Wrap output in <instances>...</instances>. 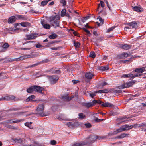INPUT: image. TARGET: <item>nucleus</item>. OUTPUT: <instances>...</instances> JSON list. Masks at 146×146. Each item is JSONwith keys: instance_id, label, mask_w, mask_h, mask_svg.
<instances>
[{"instance_id": "obj_49", "label": "nucleus", "mask_w": 146, "mask_h": 146, "mask_svg": "<svg viewBox=\"0 0 146 146\" xmlns=\"http://www.w3.org/2000/svg\"><path fill=\"white\" fill-rule=\"evenodd\" d=\"M116 27L115 26H113L111 27L108 29L107 31V32H109L110 31H113V29Z\"/></svg>"}, {"instance_id": "obj_21", "label": "nucleus", "mask_w": 146, "mask_h": 146, "mask_svg": "<svg viewBox=\"0 0 146 146\" xmlns=\"http://www.w3.org/2000/svg\"><path fill=\"white\" fill-rule=\"evenodd\" d=\"M44 28L46 29H49L51 27V25L49 24L46 23H41Z\"/></svg>"}, {"instance_id": "obj_24", "label": "nucleus", "mask_w": 146, "mask_h": 146, "mask_svg": "<svg viewBox=\"0 0 146 146\" xmlns=\"http://www.w3.org/2000/svg\"><path fill=\"white\" fill-rule=\"evenodd\" d=\"M27 92L28 93H31L34 91V86H33L27 89Z\"/></svg>"}, {"instance_id": "obj_19", "label": "nucleus", "mask_w": 146, "mask_h": 146, "mask_svg": "<svg viewBox=\"0 0 146 146\" xmlns=\"http://www.w3.org/2000/svg\"><path fill=\"white\" fill-rule=\"evenodd\" d=\"M131 46V45H129L125 44L121 45L120 47L122 49L125 50H128L130 48Z\"/></svg>"}, {"instance_id": "obj_33", "label": "nucleus", "mask_w": 146, "mask_h": 146, "mask_svg": "<svg viewBox=\"0 0 146 146\" xmlns=\"http://www.w3.org/2000/svg\"><path fill=\"white\" fill-rule=\"evenodd\" d=\"M133 74H123V75H122L121 76V77H123V78H129L131 76H132Z\"/></svg>"}, {"instance_id": "obj_51", "label": "nucleus", "mask_w": 146, "mask_h": 146, "mask_svg": "<svg viewBox=\"0 0 146 146\" xmlns=\"http://www.w3.org/2000/svg\"><path fill=\"white\" fill-rule=\"evenodd\" d=\"M103 120V119H98L97 117H96L94 119V121L97 122H100L102 121Z\"/></svg>"}, {"instance_id": "obj_64", "label": "nucleus", "mask_w": 146, "mask_h": 146, "mask_svg": "<svg viewBox=\"0 0 146 146\" xmlns=\"http://www.w3.org/2000/svg\"><path fill=\"white\" fill-rule=\"evenodd\" d=\"M35 46L37 48H40L42 47L41 45L39 44H36Z\"/></svg>"}, {"instance_id": "obj_23", "label": "nucleus", "mask_w": 146, "mask_h": 146, "mask_svg": "<svg viewBox=\"0 0 146 146\" xmlns=\"http://www.w3.org/2000/svg\"><path fill=\"white\" fill-rule=\"evenodd\" d=\"M13 140L17 143H21V144H23V140L22 139H21L15 138L13 139Z\"/></svg>"}, {"instance_id": "obj_37", "label": "nucleus", "mask_w": 146, "mask_h": 146, "mask_svg": "<svg viewBox=\"0 0 146 146\" xmlns=\"http://www.w3.org/2000/svg\"><path fill=\"white\" fill-rule=\"evenodd\" d=\"M90 18L89 16H86L81 19V21L83 23H84L86 20Z\"/></svg>"}, {"instance_id": "obj_32", "label": "nucleus", "mask_w": 146, "mask_h": 146, "mask_svg": "<svg viewBox=\"0 0 146 146\" xmlns=\"http://www.w3.org/2000/svg\"><path fill=\"white\" fill-rule=\"evenodd\" d=\"M78 116L80 119H82L85 118V116L84 115L83 113H81L79 114Z\"/></svg>"}, {"instance_id": "obj_42", "label": "nucleus", "mask_w": 146, "mask_h": 146, "mask_svg": "<svg viewBox=\"0 0 146 146\" xmlns=\"http://www.w3.org/2000/svg\"><path fill=\"white\" fill-rule=\"evenodd\" d=\"M70 32H72L73 34L75 36H76L77 35L78 33L76 31H74L73 29H70Z\"/></svg>"}, {"instance_id": "obj_2", "label": "nucleus", "mask_w": 146, "mask_h": 146, "mask_svg": "<svg viewBox=\"0 0 146 146\" xmlns=\"http://www.w3.org/2000/svg\"><path fill=\"white\" fill-rule=\"evenodd\" d=\"M44 106L43 104H39L36 110V114L41 116H44L46 115L44 113Z\"/></svg>"}, {"instance_id": "obj_7", "label": "nucleus", "mask_w": 146, "mask_h": 146, "mask_svg": "<svg viewBox=\"0 0 146 146\" xmlns=\"http://www.w3.org/2000/svg\"><path fill=\"white\" fill-rule=\"evenodd\" d=\"M15 97L13 95L6 96L5 97H2L0 98V101L3 100H15Z\"/></svg>"}, {"instance_id": "obj_45", "label": "nucleus", "mask_w": 146, "mask_h": 146, "mask_svg": "<svg viewBox=\"0 0 146 146\" xmlns=\"http://www.w3.org/2000/svg\"><path fill=\"white\" fill-rule=\"evenodd\" d=\"M116 134H117L115 131L113 132H111L109 133L108 134V135L109 136H112L114 135H116Z\"/></svg>"}, {"instance_id": "obj_54", "label": "nucleus", "mask_w": 146, "mask_h": 146, "mask_svg": "<svg viewBox=\"0 0 146 146\" xmlns=\"http://www.w3.org/2000/svg\"><path fill=\"white\" fill-rule=\"evenodd\" d=\"M56 144V142L54 140H52L50 141V144L52 145H54Z\"/></svg>"}, {"instance_id": "obj_47", "label": "nucleus", "mask_w": 146, "mask_h": 146, "mask_svg": "<svg viewBox=\"0 0 146 146\" xmlns=\"http://www.w3.org/2000/svg\"><path fill=\"white\" fill-rule=\"evenodd\" d=\"M117 114V113L115 112H114L113 111H110L109 112V114L110 115H115Z\"/></svg>"}, {"instance_id": "obj_36", "label": "nucleus", "mask_w": 146, "mask_h": 146, "mask_svg": "<svg viewBox=\"0 0 146 146\" xmlns=\"http://www.w3.org/2000/svg\"><path fill=\"white\" fill-rule=\"evenodd\" d=\"M120 89H123L125 88H128V86L127 84V83H125L122 85H121L119 87Z\"/></svg>"}, {"instance_id": "obj_12", "label": "nucleus", "mask_w": 146, "mask_h": 146, "mask_svg": "<svg viewBox=\"0 0 146 146\" xmlns=\"http://www.w3.org/2000/svg\"><path fill=\"white\" fill-rule=\"evenodd\" d=\"M24 146H41V145L38 142L36 141H34L33 142V144H28L25 143L24 145Z\"/></svg>"}, {"instance_id": "obj_30", "label": "nucleus", "mask_w": 146, "mask_h": 146, "mask_svg": "<svg viewBox=\"0 0 146 146\" xmlns=\"http://www.w3.org/2000/svg\"><path fill=\"white\" fill-rule=\"evenodd\" d=\"M66 10L65 9H63L61 12V16L63 17L65 16L66 13Z\"/></svg>"}, {"instance_id": "obj_50", "label": "nucleus", "mask_w": 146, "mask_h": 146, "mask_svg": "<svg viewBox=\"0 0 146 146\" xmlns=\"http://www.w3.org/2000/svg\"><path fill=\"white\" fill-rule=\"evenodd\" d=\"M98 19H99V21H100V23H101V24L103 23L104 20L102 19L101 17L100 16H99L98 18Z\"/></svg>"}, {"instance_id": "obj_44", "label": "nucleus", "mask_w": 146, "mask_h": 146, "mask_svg": "<svg viewBox=\"0 0 146 146\" xmlns=\"http://www.w3.org/2000/svg\"><path fill=\"white\" fill-rule=\"evenodd\" d=\"M121 55L122 58L123 57L126 58L128 56L129 54L127 53H124L122 54Z\"/></svg>"}, {"instance_id": "obj_20", "label": "nucleus", "mask_w": 146, "mask_h": 146, "mask_svg": "<svg viewBox=\"0 0 146 146\" xmlns=\"http://www.w3.org/2000/svg\"><path fill=\"white\" fill-rule=\"evenodd\" d=\"M133 9L134 11L139 12H141L143 11V10H141V9H142V8L137 6L134 7L133 8Z\"/></svg>"}, {"instance_id": "obj_57", "label": "nucleus", "mask_w": 146, "mask_h": 146, "mask_svg": "<svg viewBox=\"0 0 146 146\" xmlns=\"http://www.w3.org/2000/svg\"><path fill=\"white\" fill-rule=\"evenodd\" d=\"M22 120L21 119L18 120L16 119L14 120H13V123H17L20 122Z\"/></svg>"}, {"instance_id": "obj_5", "label": "nucleus", "mask_w": 146, "mask_h": 146, "mask_svg": "<svg viewBox=\"0 0 146 146\" xmlns=\"http://www.w3.org/2000/svg\"><path fill=\"white\" fill-rule=\"evenodd\" d=\"M86 139L89 145H90L96 140L97 137L96 135H90Z\"/></svg>"}, {"instance_id": "obj_29", "label": "nucleus", "mask_w": 146, "mask_h": 146, "mask_svg": "<svg viewBox=\"0 0 146 146\" xmlns=\"http://www.w3.org/2000/svg\"><path fill=\"white\" fill-rule=\"evenodd\" d=\"M108 91L107 89H104L102 90H99L98 91H96V93H108Z\"/></svg>"}, {"instance_id": "obj_60", "label": "nucleus", "mask_w": 146, "mask_h": 146, "mask_svg": "<svg viewBox=\"0 0 146 146\" xmlns=\"http://www.w3.org/2000/svg\"><path fill=\"white\" fill-rule=\"evenodd\" d=\"M100 3L101 4V6L103 8L105 6V4L103 2V1H100Z\"/></svg>"}, {"instance_id": "obj_41", "label": "nucleus", "mask_w": 146, "mask_h": 146, "mask_svg": "<svg viewBox=\"0 0 146 146\" xmlns=\"http://www.w3.org/2000/svg\"><path fill=\"white\" fill-rule=\"evenodd\" d=\"M48 2L47 0H44L43 1L41 2V4L43 6H44L46 5Z\"/></svg>"}, {"instance_id": "obj_61", "label": "nucleus", "mask_w": 146, "mask_h": 146, "mask_svg": "<svg viewBox=\"0 0 146 146\" xmlns=\"http://www.w3.org/2000/svg\"><path fill=\"white\" fill-rule=\"evenodd\" d=\"M140 74H137L134 75L131 78L132 79H133L135 77L140 76Z\"/></svg>"}, {"instance_id": "obj_38", "label": "nucleus", "mask_w": 146, "mask_h": 146, "mask_svg": "<svg viewBox=\"0 0 146 146\" xmlns=\"http://www.w3.org/2000/svg\"><path fill=\"white\" fill-rule=\"evenodd\" d=\"M134 83L135 82H134L133 81L129 82L128 83H127L128 88L132 86L134 84Z\"/></svg>"}, {"instance_id": "obj_3", "label": "nucleus", "mask_w": 146, "mask_h": 146, "mask_svg": "<svg viewBox=\"0 0 146 146\" xmlns=\"http://www.w3.org/2000/svg\"><path fill=\"white\" fill-rule=\"evenodd\" d=\"M128 26L126 27L125 28V30H126L127 29H135L137 27V24L135 22H133L131 23H127Z\"/></svg>"}, {"instance_id": "obj_39", "label": "nucleus", "mask_w": 146, "mask_h": 146, "mask_svg": "<svg viewBox=\"0 0 146 146\" xmlns=\"http://www.w3.org/2000/svg\"><path fill=\"white\" fill-rule=\"evenodd\" d=\"M28 48H21L20 49L21 50H29L31 48V46L30 45V44H29L27 46Z\"/></svg>"}, {"instance_id": "obj_34", "label": "nucleus", "mask_w": 146, "mask_h": 146, "mask_svg": "<svg viewBox=\"0 0 146 146\" xmlns=\"http://www.w3.org/2000/svg\"><path fill=\"white\" fill-rule=\"evenodd\" d=\"M96 54L94 52H91L89 55V56L93 58H94L96 57Z\"/></svg>"}, {"instance_id": "obj_8", "label": "nucleus", "mask_w": 146, "mask_h": 146, "mask_svg": "<svg viewBox=\"0 0 146 146\" xmlns=\"http://www.w3.org/2000/svg\"><path fill=\"white\" fill-rule=\"evenodd\" d=\"M34 90L35 92H37L40 93H42V91L44 90V88L36 85H34Z\"/></svg>"}, {"instance_id": "obj_46", "label": "nucleus", "mask_w": 146, "mask_h": 146, "mask_svg": "<svg viewBox=\"0 0 146 146\" xmlns=\"http://www.w3.org/2000/svg\"><path fill=\"white\" fill-rule=\"evenodd\" d=\"M25 56L20 57L19 58L16 59L15 60L18 61L20 60H22L23 59H25Z\"/></svg>"}, {"instance_id": "obj_53", "label": "nucleus", "mask_w": 146, "mask_h": 146, "mask_svg": "<svg viewBox=\"0 0 146 146\" xmlns=\"http://www.w3.org/2000/svg\"><path fill=\"white\" fill-rule=\"evenodd\" d=\"M79 125V124L78 122H75L72 124V125L74 127L78 126Z\"/></svg>"}, {"instance_id": "obj_28", "label": "nucleus", "mask_w": 146, "mask_h": 146, "mask_svg": "<svg viewBox=\"0 0 146 146\" xmlns=\"http://www.w3.org/2000/svg\"><path fill=\"white\" fill-rule=\"evenodd\" d=\"M35 98V96L34 95H31V96L28 97L26 100V102H29V101Z\"/></svg>"}, {"instance_id": "obj_10", "label": "nucleus", "mask_w": 146, "mask_h": 146, "mask_svg": "<svg viewBox=\"0 0 146 146\" xmlns=\"http://www.w3.org/2000/svg\"><path fill=\"white\" fill-rule=\"evenodd\" d=\"M101 105L104 107H111L113 106L114 105L111 103L109 102L104 103L102 102Z\"/></svg>"}, {"instance_id": "obj_43", "label": "nucleus", "mask_w": 146, "mask_h": 146, "mask_svg": "<svg viewBox=\"0 0 146 146\" xmlns=\"http://www.w3.org/2000/svg\"><path fill=\"white\" fill-rule=\"evenodd\" d=\"M6 127H7V128L11 129H16L17 128L15 127L14 126H11V125H7L6 126Z\"/></svg>"}, {"instance_id": "obj_31", "label": "nucleus", "mask_w": 146, "mask_h": 146, "mask_svg": "<svg viewBox=\"0 0 146 146\" xmlns=\"http://www.w3.org/2000/svg\"><path fill=\"white\" fill-rule=\"evenodd\" d=\"M74 44V46L76 47H79L80 45V44L78 42H76L75 40H73V41Z\"/></svg>"}, {"instance_id": "obj_17", "label": "nucleus", "mask_w": 146, "mask_h": 146, "mask_svg": "<svg viewBox=\"0 0 146 146\" xmlns=\"http://www.w3.org/2000/svg\"><path fill=\"white\" fill-rule=\"evenodd\" d=\"M16 19H21L23 20H26V18L23 15H18L15 16Z\"/></svg>"}, {"instance_id": "obj_18", "label": "nucleus", "mask_w": 146, "mask_h": 146, "mask_svg": "<svg viewBox=\"0 0 146 146\" xmlns=\"http://www.w3.org/2000/svg\"><path fill=\"white\" fill-rule=\"evenodd\" d=\"M94 75L91 72L86 73L85 75V77L88 79H91Z\"/></svg>"}, {"instance_id": "obj_26", "label": "nucleus", "mask_w": 146, "mask_h": 146, "mask_svg": "<svg viewBox=\"0 0 146 146\" xmlns=\"http://www.w3.org/2000/svg\"><path fill=\"white\" fill-rule=\"evenodd\" d=\"M102 102V101H101L100 100H94L92 101V104H93V106L97 104H99L101 105Z\"/></svg>"}, {"instance_id": "obj_16", "label": "nucleus", "mask_w": 146, "mask_h": 146, "mask_svg": "<svg viewBox=\"0 0 146 146\" xmlns=\"http://www.w3.org/2000/svg\"><path fill=\"white\" fill-rule=\"evenodd\" d=\"M145 71V68L144 67L142 68H138L135 69V71L136 72L142 73L143 72Z\"/></svg>"}, {"instance_id": "obj_63", "label": "nucleus", "mask_w": 146, "mask_h": 146, "mask_svg": "<svg viewBox=\"0 0 146 146\" xmlns=\"http://www.w3.org/2000/svg\"><path fill=\"white\" fill-rule=\"evenodd\" d=\"M49 60L48 59H46L43 60L42 62V63H44L48 62L49 61Z\"/></svg>"}, {"instance_id": "obj_55", "label": "nucleus", "mask_w": 146, "mask_h": 146, "mask_svg": "<svg viewBox=\"0 0 146 146\" xmlns=\"http://www.w3.org/2000/svg\"><path fill=\"white\" fill-rule=\"evenodd\" d=\"M84 125L87 128H90L91 126V124L89 123L85 124Z\"/></svg>"}, {"instance_id": "obj_13", "label": "nucleus", "mask_w": 146, "mask_h": 146, "mask_svg": "<svg viewBox=\"0 0 146 146\" xmlns=\"http://www.w3.org/2000/svg\"><path fill=\"white\" fill-rule=\"evenodd\" d=\"M129 135V134H126L125 133H123L119 135H118L117 137H115L113 139H122L125 137Z\"/></svg>"}, {"instance_id": "obj_62", "label": "nucleus", "mask_w": 146, "mask_h": 146, "mask_svg": "<svg viewBox=\"0 0 146 146\" xmlns=\"http://www.w3.org/2000/svg\"><path fill=\"white\" fill-rule=\"evenodd\" d=\"M96 136L97 137V139H98V140H101L104 137H101L98 136Z\"/></svg>"}, {"instance_id": "obj_59", "label": "nucleus", "mask_w": 146, "mask_h": 146, "mask_svg": "<svg viewBox=\"0 0 146 146\" xmlns=\"http://www.w3.org/2000/svg\"><path fill=\"white\" fill-rule=\"evenodd\" d=\"M96 93V92H95L94 93H90L89 94V95L91 97L93 98L96 95V94H95Z\"/></svg>"}, {"instance_id": "obj_14", "label": "nucleus", "mask_w": 146, "mask_h": 146, "mask_svg": "<svg viewBox=\"0 0 146 146\" xmlns=\"http://www.w3.org/2000/svg\"><path fill=\"white\" fill-rule=\"evenodd\" d=\"M22 26L24 27H30L31 24L30 23L27 22H22L19 23Z\"/></svg>"}, {"instance_id": "obj_1", "label": "nucleus", "mask_w": 146, "mask_h": 146, "mask_svg": "<svg viewBox=\"0 0 146 146\" xmlns=\"http://www.w3.org/2000/svg\"><path fill=\"white\" fill-rule=\"evenodd\" d=\"M50 23L54 27H59L60 22L59 18L56 16H52L50 17Z\"/></svg>"}, {"instance_id": "obj_4", "label": "nucleus", "mask_w": 146, "mask_h": 146, "mask_svg": "<svg viewBox=\"0 0 146 146\" xmlns=\"http://www.w3.org/2000/svg\"><path fill=\"white\" fill-rule=\"evenodd\" d=\"M49 80L50 83L52 84H54L58 80L59 77L56 76H47Z\"/></svg>"}, {"instance_id": "obj_25", "label": "nucleus", "mask_w": 146, "mask_h": 146, "mask_svg": "<svg viewBox=\"0 0 146 146\" xmlns=\"http://www.w3.org/2000/svg\"><path fill=\"white\" fill-rule=\"evenodd\" d=\"M80 143V144L81 146H83L84 145H89L86 139L85 140L81 142Z\"/></svg>"}, {"instance_id": "obj_6", "label": "nucleus", "mask_w": 146, "mask_h": 146, "mask_svg": "<svg viewBox=\"0 0 146 146\" xmlns=\"http://www.w3.org/2000/svg\"><path fill=\"white\" fill-rule=\"evenodd\" d=\"M127 130H129L128 125H126L120 127L119 129L116 130L115 132L117 133V134L118 133L123 131Z\"/></svg>"}, {"instance_id": "obj_48", "label": "nucleus", "mask_w": 146, "mask_h": 146, "mask_svg": "<svg viewBox=\"0 0 146 146\" xmlns=\"http://www.w3.org/2000/svg\"><path fill=\"white\" fill-rule=\"evenodd\" d=\"M60 3L63 4L62 6H65L66 4V0H61Z\"/></svg>"}, {"instance_id": "obj_52", "label": "nucleus", "mask_w": 146, "mask_h": 146, "mask_svg": "<svg viewBox=\"0 0 146 146\" xmlns=\"http://www.w3.org/2000/svg\"><path fill=\"white\" fill-rule=\"evenodd\" d=\"M104 1L106 3L107 5V6L108 7V8H109V9L110 10H111V9L110 7V6L109 5V4H108V1L107 0H104Z\"/></svg>"}, {"instance_id": "obj_9", "label": "nucleus", "mask_w": 146, "mask_h": 146, "mask_svg": "<svg viewBox=\"0 0 146 146\" xmlns=\"http://www.w3.org/2000/svg\"><path fill=\"white\" fill-rule=\"evenodd\" d=\"M16 20V17L15 16H11L8 18L7 22L9 23H12L15 21Z\"/></svg>"}, {"instance_id": "obj_56", "label": "nucleus", "mask_w": 146, "mask_h": 146, "mask_svg": "<svg viewBox=\"0 0 146 146\" xmlns=\"http://www.w3.org/2000/svg\"><path fill=\"white\" fill-rule=\"evenodd\" d=\"M83 29L86 32V33L87 34H88L89 35L90 34V32L89 31H88V30H87L85 28H83Z\"/></svg>"}, {"instance_id": "obj_15", "label": "nucleus", "mask_w": 146, "mask_h": 146, "mask_svg": "<svg viewBox=\"0 0 146 146\" xmlns=\"http://www.w3.org/2000/svg\"><path fill=\"white\" fill-rule=\"evenodd\" d=\"M9 46V45L7 43H6L3 44L2 46L3 49L1 50V52H5L7 48Z\"/></svg>"}, {"instance_id": "obj_11", "label": "nucleus", "mask_w": 146, "mask_h": 146, "mask_svg": "<svg viewBox=\"0 0 146 146\" xmlns=\"http://www.w3.org/2000/svg\"><path fill=\"white\" fill-rule=\"evenodd\" d=\"M73 97V96H71V97L70 98L69 96H61L60 97V98L65 101H70Z\"/></svg>"}, {"instance_id": "obj_40", "label": "nucleus", "mask_w": 146, "mask_h": 146, "mask_svg": "<svg viewBox=\"0 0 146 146\" xmlns=\"http://www.w3.org/2000/svg\"><path fill=\"white\" fill-rule=\"evenodd\" d=\"M139 127L142 128H146V123H142L141 124H139Z\"/></svg>"}, {"instance_id": "obj_22", "label": "nucleus", "mask_w": 146, "mask_h": 146, "mask_svg": "<svg viewBox=\"0 0 146 146\" xmlns=\"http://www.w3.org/2000/svg\"><path fill=\"white\" fill-rule=\"evenodd\" d=\"M128 127L129 130V129H132L133 127H134L135 128H137V127H139V124L136 123L133 125H131L130 126H129L128 125Z\"/></svg>"}, {"instance_id": "obj_27", "label": "nucleus", "mask_w": 146, "mask_h": 146, "mask_svg": "<svg viewBox=\"0 0 146 146\" xmlns=\"http://www.w3.org/2000/svg\"><path fill=\"white\" fill-rule=\"evenodd\" d=\"M99 69L102 71H105L108 70L109 69L108 66H102L99 67Z\"/></svg>"}, {"instance_id": "obj_58", "label": "nucleus", "mask_w": 146, "mask_h": 146, "mask_svg": "<svg viewBox=\"0 0 146 146\" xmlns=\"http://www.w3.org/2000/svg\"><path fill=\"white\" fill-rule=\"evenodd\" d=\"M72 146H81L80 143H75L72 145Z\"/></svg>"}, {"instance_id": "obj_35", "label": "nucleus", "mask_w": 146, "mask_h": 146, "mask_svg": "<svg viewBox=\"0 0 146 146\" xmlns=\"http://www.w3.org/2000/svg\"><path fill=\"white\" fill-rule=\"evenodd\" d=\"M85 106L89 108L93 106V104H92V102H90L85 104Z\"/></svg>"}]
</instances>
